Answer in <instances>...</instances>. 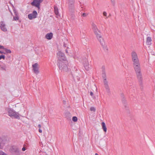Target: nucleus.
I'll use <instances>...</instances> for the list:
<instances>
[{
    "label": "nucleus",
    "instance_id": "43",
    "mask_svg": "<svg viewBox=\"0 0 155 155\" xmlns=\"http://www.w3.org/2000/svg\"><path fill=\"white\" fill-rule=\"evenodd\" d=\"M1 142H0V149L1 148Z\"/></svg>",
    "mask_w": 155,
    "mask_h": 155
},
{
    "label": "nucleus",
    "instance_id": "34",
    "mask_svg": "<svg viewBox=\"0 0 155 155\" xmlns=\"http://www.w3.org/2000/svg\"><path fill=\"white\" fill-rule=\"evenodd\" d=\"M90 94L92 96H93V93L92 91H91L90 92Z\"/></svg>",
    "mask_w": 155,
    "mask_h": 155
},
{
    "label": "nucleus",
    "instance_id": "19",
    "mask_svg": "<svg viewBox=\"0 0 155 155\" xmlns=\"http://www.w3.org/2000/svg\"><path fill=\"white\" fill-rule=\"evenodd\" d=\"M92 27L93 31L97 30V29H98L96 25L93 22L92 23Z\"/></svg>",
    "mask_w": 155,
    "mask_h": 155
},
{
    "label": "nucleus",
    "instance_id": "33",
    "mask_svg": "<svg viewBox=\"0 0 155 155\" xmlns=\"http://www.w3.org/2000/svg\"><path fill=\"white\" fill-rule=\"evenodd\" d=\"M5 48H4L3 46L0 45V49H3L4 50Z\"/></svg>",
    "mask_w": 155,
    "mask_h": 155
},
{
    "label": "nucleus",
    "instance_id": "13",
    "mask_svg": "<svg viewBox=\"0 0 155 155\" xmlns=\"http://www.w3.org/2000/svg\"><path fill=\"white\" fill-rule=\"evenodd\" d=\"M1 25L0 26L1 30L4 31H7V28L5 27V25L4 22L2 21L0 22Z\"/></svg>",
    "mask_w": 155,
    "mask_h": 155
},
{
    "label": "nucleus",
    "instance_id": "38",
    "mask_svg": "<svg viewBox=\"0 0 155 155\" xmlns=\"http://www.w3.org/2000/svg\"><path fill=\"white\" fill-rule=\"evenodd\" d=\"M0 53L5 54V53L4 52L2 51H0Z\"/></svg>",
    "mask_w": 155,
    "mask_h": 155
},
{
    "label": "nucleus",
    "instance_id": "44",
    "mask_svg": "<svg viewBox=\"0 0 155 155\" xmlns=\"http://www.w3.org/2000/svg\"><path fill=\"white\" fill-rule=\"evenodd\" d=\"M95 155H98V154L97 153H96Z\"/></svg>",
    "mask_w": 155,
    "mask_h": 155
},
{
    "label": "nucleus",
    "instance_id": "37",
    "mask_svg": "<svg viewBox=\"0 0 155 155\" xmlns=\"http://www.w3.org/2000/svg\"><path fill=\"white\" fill-rule=\"evenodd\" d=\"M38 131L40 133H41L42 132V130L41 129V128L40 129H39V130H38Z\"/></svg>",
    "mask_w": 155,
    "mask_h": 155
},
{
    "label": "nucleus",
    "instance_id": "22",
    "mask_svg": "<svg viewBox=\"0 0 155 155\" xmlns=\"http://www.w3.org/2000/svg\"><path fill=\"white\" fill-rule=\"evenodd\" d=\"M122 102L124 104V106L125 108H126L127 106L126 104V100L125 99L124 97L122 98Z\"/></svg>",
    "mask_w": 155,
    "mask_h": 155
},
{
    "label": "nucleus",
    "instance_id": "23",
    "mask_svg": "<svg viewBox=\"0 0 155 155\" xmlns=\"http://www.w3.org/2000/svg\"><path fill=\"white\" fill-rule=\"evenodd\" d=\"M1 68L3 70L6 71V66L5 65L2 66L1 65Z\"/></svg>",
    "mask_w": 155,
    "mask_h": 155
},
{
    "label": "nucleus",
    "instance_id": "14",
    "mask_svg": "<svg viewBox=\"0 0 155 155\" xmlns=\"http://www.w3.org/2000/svg\"><path fill=\"white\" fill-rule=\"evenodd\" d=\"M53 34L52 33H50L47 34L45 36V38L47 39H51L53 37Z\"/></svg>",
    "mask_w": 155,
    "mask_h": 155
},
{
    "label": "nucleus",
    "instance_id": "18",
    "mask_svg": "<svg viewBox=\"0 0 155 155\" xmlns=\"http://www.w3.org/2000/svg\"><path fill=\"white\" fill-rule=\"evenodd\" d=\"M152 40L151 38V37H148L147 38V41L146 43L147 44V45H150L151 44V41Z\"/></svg>",
    "mask_w": 155,
    "mask_h": 155
},
{
    "label": "nucleus",
    "instance_id": "20",
    "mask_svg": "<svg viewBox=\"0 0 155 155\" xmlns=\"http://www.w3.org/2000/svg\"><path fill=\"white\" fill-rule=\"evenodd\" d=\"M54 11L55 14L57 15H58V8L57 7L55 6L54 7Z\"/></svg>",
    "mask_w": 155,
    "mask_h": 155
},
{
    "label": "nucleus",
    "instance_id": "31",
    "mask_svg": "<svg viewBox=\"0 0 155 155\" xmlns=\"http://www.w3.org/2000/svg\"><path fill=\"white\" fill-rule=\"evenodd\" d=\"M14 13L15 14V16L18 15V14L17 11L15 10H14Z\"/></svg>",
    "mask_w": 155,
    "mask_h": 155
},
{
    "label": "nucleus",
    "instance_id": "35",
    "mask_svg": "<svg viewBox=\"0 0 155 155\" xmlns=\"http://www.w3.org/2000/svg\"><path fill=\"white\" fill-rule=\"evenodd\" d=\"M26 148L25 147H23L22 148V150L23 151H25L26 150Z\"/></svg>",
    "mask_w": 155,
    "mask_h": 155
},
{
    "label": "nucleus",
    "instance_id": "10",
    "mask_svg": "<svg viewBox=\"0 0 155 155\" xmlns=\"http://www.w3.org/2000/svg\"><path fill=\"white\" fill-rule=\"evenodd\" d=\"M38 65V64L37 63H35L32 66V70L36 74H38L39 73Z\"/></svg>",
    "mask_w": 155,
    "mask_h": 155
},
{
    "label": "nucleus",
    "instance_id": "41",
    "mask_svg": "<svg viewBox=\"0 0 155 155\" xmlns=\"http://www.w3.org/2000/svg\"><path fill=\"white\" fill-rule=\"evenodd\" d=\"M4 141L3 140H2V141L1 142V143H5L4 142Z\"/></svg>",
    "mask_w": 155,
    "mask_h": 155
},
{
    "label": "nucleus",
    "instance_id": "25",
    "mask_svg": "<svg viewBox=\"0 0 155 155\" xmlns=\"http://www.w3.org/2000/svg\"><path fill=\"white\" fill-rule=\"evenodd\" d=\"M78 120L77 117L76 116L73 117H72V120L74 122H76Z\"/></svg>",
    "mask_w": 155,
    "mask_h": 155
},
{
    "label": "nucleus",
    "instance_id": "28",
    "mask_svg": "<svg viewBox=\"0 0 155 155\" xmlns=\"http://www.w3.org/2000/svg\"><path fill=\"white\" fill-rule=\"evenodd\" d=\"M2 58L3 59H5V56L4 55H2L0 56V60H1Z\"/></svg>",
    "mask_w": 155,
    "mask_h": 155
},
{
    "label": "nucleus",
    "instance_id": "36",
    "mask_svg": "<svg viewBox=\"0 0 155 155\" xmlns=\"http://www.w3.org/2000/svg\"><path fill=\"white\" fill-rule=\"evenodd\" d=\"M121 98L124 97V96L123 93L121 94Z\"/></svg>",
    "mask_w": 155,
    "mask_h": 155
},
{
    "label": "nucleus",
    "instance_id": "42",
    "mask_svg": "<svg viewBox=\"0 0 155 155\" xmlns=\"http://www.w3.org/2000/svg\"><path fill=\"white\" fill-rule=\"evenodd\" d=\"M66 53H68V50H66Z\"/></svg>",
    "mask_w": 155,
    "mask_h": 155
},
{
    "label": "nucleus",
    "instance_id": "15",
    "mask_svg": "<svg viewBox=\"0 0 155 155\" xmlns=\"http://www.w3.org/2000/svg\"><path fill=\"white\" fill-rule=\"evenodd\" d=\"M69 10L70 12L73 13L74 11V5H68Z\"/></svg>",
    "mask_w": 155,
    "mask_h": 155
},
{
    "label": "nucleus",
    "instance_id": "24",
    "mask_svg": "<svg viewBox=\"0 0 155 155\" xmlns=\"http://www.w3.org/2000/svg\"><path fill=\"white\" fill-rule=\"evenodd\" d=\"M4 50L7 53H11V51L10 50L7 49L6 48H5Z\"/></svg>",
    "mask_w": 155,
    "mask_h": 155
},
{
    "label": "nucleus",
    "instance_id": "40",
    "mask_svg": "<svg viewBox=\"0 0 155 155\" xmlns=\"http://www.w3.org/2000/svg\"><path fill=\"white\" fill-rule=\"evenodd\" d=\"M63 103L64 104H66V101H65L64 100L63 101Z\"/></svg>",
    "mask_w": 155,
    "mask_h": 155
},
{
    "label": "nucleus",
    "instance_id": "6",
    "mask_svg": "<svg viewBox=\"0 0 155 155\" xmlns=\"http://www.w3.org/2000/svg\"><path fill=\"white\" fill-rule=\"evenodd\" d=\"M43 0H33L31 4L33 6H35L38 8V9L40 8V4L42 2Z\"/></svg>",
    "mask_w": 155,
    "mask_h": 155
},
{
    "label": "nucleus",
    "instance_id": "26",
    "mask_svg": "<svg viewBox=\"0 0 155 155\" xmlns=\"http://www.w3.org/2000/svg\"><path fill=\"white\" fill-rule=\"evenodd\" d=\"M19 19V18L18 15L15 16L13 17V20L15 21L18 20Z\"/></svg>",
    "mask_w": 155,
    "mask_h": 155
},
{
    "label": "nucleus",
    "instance_id": "12",
    "mask_svg": "<svg viewBox=\"0 0 155 155\" xmlns=\"http://www.w3.org/2000/svg\"><path fill=\"white\" fill-rule=\"evenodd\" d=\"M99 41L101 43V44L102 47L104 51L106 52H107L108 51V48L107 45L104 42V39H103V40H100V41Z\"/></svg>",
    "mask_w": 155,
    "mask_h": 155
},
{
    "label": "nucleus",
    "instance_id": "2",
    "mask_svg": "<svg viewBox=\"0 0 155 155\" xmlns=\"http://www.w3.org/2000/svg\"><path fill=\"white\" fill-rule=\"evenodd\" d=\"M57 65L60 70L61 71L66 72L68 71V62L62 61H57Z\"/></svg>",
    "mask_w": 155,
    "mask_h": 155
},
{
    "label": "nucleus",
    "instance_id": "39",
    "mask_svg": "<svg viewBox=\"0 0 155 155\" xmlns=\"http://www.w3.org/2000/svg\"><path fill=\"white\" fill-rule=\"evenodd\" d=\"M38 127L39 129L41 128V125L40 124H39L38 125Z\"/></svg>",
    "mask_w": 155,
    "mask_h": 155
},
{
    "label": "nucleus",
    "instance_id": "30",
    "mask_svg": "<svg viewBox=\"0 0 155 155\" xmlns=\"http://www.w3.org/2000/svg\"><path fill=\"white\" fill-rule=\"evenodd\" d=\"M0 155H7L3 152H0Z\"/></svg>",
    "mask_w": 155,
    "mask_h": 155
},
{
    "label": "nucleus",
    "instance_id": "17",
    "mask_svg": "<svg viewBox=\"0 0 155 155\" xmlns=\"http://www.w3.org/2000/svg\"><path fill=\"white\" fill-rule=\"evenodd\" d=\"M101 125L102 127V128L103 130L104 131L106 132L107 130V128L106 127L105 125V124L104 122H102L101 123Z\"/></svg>",
    "mask_w": 155,
    "mask_h": 155
},
{
    "label": "nucleus",
    "instance_id": "27",
    "mask_svg": "<svg viewBox=\"0 0 155 155\" xmlns=\"http://www.w3.org/2000/svg\"><path fill=\"white\" fill-rule=\"evenodd\" d=\"M90 110L91 111H93L94 112H95L96 110L95 108L94 107H91L90 108Z\"/></svg>",
    "mask_w": 155,
    "mask_h": 155
},
{
    "label": "nucleus",
    "instance_id": "32",
    "mask_svg": "<svg viewBox=\"0 0 155 155\" xmlns=\"http://www.w3.org/2000/svg\"><path fill=\"white\" fill-rule=\"evenodd\" d=\"M107 13L105 12H104L103 13V15L105 16H107Z\"/></svg>",
    "mask_w": 155,
    "mask_h": 155
},
{
    "label": "nucleus",
    "instance_id": "11",
    "mask_svg": "<svg viewBox=\"0 0 155 155\" xmlns=\"http://www.w3.org/2000/svg\"><path fill=\"white\" fill-rule=\"evenodd\" d=\"M37 15V13L36 11H34L32 13L28 15V18L30 19L31 20L33 18H36Z\"/></svg>",
    "mask_w": 155,
    "mask_h": 155
},
{
    "label": "nucleus",
    "instance_id": "9",
    "mask_svg": "<svg viewBox=\"0 0 155 155\" xmlns=\"http://www.w3.org/2000/svg\"><path fill=\"white\" fill-rule=\"evenodd\" d=\"M94 32L97 38L99 41L103 40V38L101 35V32L100 30L97 29V30L93 31Z\"/></svg>",
    "mask_w": 155,
    "mask_h": 155
},
{
    "label": "nucleus",
    "instance_id": "16",
    "mask_svg": "<svg viewBox=\"0 0 155 155\" xmlns=\"http://www.w3.org/2000/svg\"><path fill=\"white\" fill-rule=\"evenodd\" d=\"M84 67L87 71H88L89 70L90 68L89 67V64L87 62H85V63L84 64Z\"/></svg>",
    "mask_w": 155,
    "mask_h": 155
},
{
    "label": "nucleus",
    "instance_id": "7",
    "mask_svg": "<svg viewBox=\"0 0 155 155\" xmlns=\"http://www.w3.org/2000/svg\"><path fill=\"white\" fill-rule=\"evenodd\" d=\"M11 152L15 155H20V152L19 149L17 147L13 146L10 148Z\"/></svg>",
    "mask_w": 155,
    "mask_h": 155
},
{
    "label": "nucleus",
    "instance_id": "1",
    "mask_svg": "<svg viewBox=\"0 0 155 155\" xmlns=\"http://www.w3.org/2000/svg\"><path fill=\"white\" fill-rule=\"evenodd\" d=\"M133 65L139 84L141 87V88L142 89L143 87V84L142 83L143 79L141 73L140 63Z\"/></svg>",
    "mask_w": 155,
    "mask_h": 155
},
{
    "label": "nucleus",
    "instance_id": "29",
    "mask_svg": "<svg viewBox=\"0 0 155 155\" xmlns=\"http://www.w3.org/2000/svg\"><path fill=\"white\" fill-rule=\"evenodd\" d=\"M87 14H86L85 13H84L82 14V16L83 17H85L87 16Z\"/></svg>",
    "mask_w": 155,
    "mask_h": 155
},
{
    "label": "nucleus",
    "instance_id": "21",
    "mask_svg": "<svg viewBox=\"0 0 155 155\" xmlns=\"http://www.w3.org/2000/svg\"><path fill=\"white\" fill-rule=\"evenodd\" d=\"M74 0H68V5H74Z\"/></svg>",
    "mask_w": 155,
    "mask_h": 155
},
{
    "label": "nucleus",
    "instance_id": "4",
    "mask_svg": "<svg viewBox=\"0 0 155 155\" xmlns=\"http://www.w3.org/2000/svg\"><path fill=\"white\" fill-rule=\"evenodd\" d=\"M8 115L11 117H14L15 119H20L19 114L18 112H15L13 109L11 108H8Z\"/></svg>",
    "mask_w": 155,
    "mask_h": 155
},
{
    "label": "nucleus",
    "instance_id": "3",
    "mask_svg": "<svg viewBox=\"0 0 155 155\" xmlns=\"http://www.w3.org/2000/svg\"><path fill=\"white\" fill-rule=\"evenodd\" d=\"M102 77L104 79V87L106 90L107 92L108 93H110V91L108 84V81H107V79L106 78L105 67L103 66H102Z\"/></svg>",
    "mask_w": 155,
    "mask_h": 155
},
{
    "label": "nucleus",
    "instance_id": "8",
    "mask_svg": "<svg viewBox=\"0 0 155 155\" xmlns=\"http://www.w3.org/2000/svg\"><path fill=\"white\" fill-rule=\"evenodd\" d=\"M57 57L58 58V61H66V58L64 54L61 51H59L57 53Z\"/></svg>",
    "mask_w": 155,
    "mask_h": 155
},
{
    "label": "nucleus",
    "instance_id": "45",
    "mask_svg": "<svg viewBox=\"0 0 155 155\" xmlns=\"http://www.w3.org/2000/svg\"><path fill=\"white\" fill-rule=\"evenodd\" d=\"M110 16V14L109 15V16L108 17H109Z\"/></svg>",
    "mask_w": 155,
    "mask_h": 155
},
{
    "label": "nucleus",
    "instance_id": "5",
    "mask_svg": "<svg viewBox=\"0 0 155 155\" xmlns=\"http://www.w3.org/2000/svg\"><path fill=\"white\" fill-rule=\"evenodd\" d=\"M131 57L133 65L138 64L140 63L139 61L136 53L133 51L131 53Z\"/></svg>",
    "mask_w": 155,
    "mask_h": 155
}]
</instances>
